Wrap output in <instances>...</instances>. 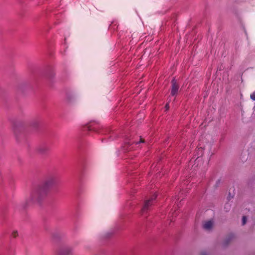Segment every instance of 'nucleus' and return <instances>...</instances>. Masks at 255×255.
Wrapping results in <instances>:
<instances>
[{
	"mask_svg": "<svg viewBox=\"0 0 255 255\" xmlns=\"http://www.w3.org/2000/svg\"><path fill=\"white\" fill-rule=\"evenodd\" d=\"M172 87L171 94L172 96H175L178 93L179 86L177 85L176 81L173 79L172 81Z\"/></svg>",
	"mask_w": 255,
	"mask_h": 255,
	"instance_id": "obj_4",
	"label": "nucleus"
},
{
	"mask_svg": "<svg viewBox=\"0 0 255 255\" xmlns=\"http://www.w3.org/2000/svg\"><path fill=\"white\" fill-rule=\"evenodd\" d=\"M54 183L53 179H48L42 185L31 190L29 195L25 199L24 206L28 207L39 204L46 195L48 189Z\"/></svg>",
	"mask_w": 255,
	"mask_h": 255,
	"instance_id": "obj_1",
	"label": "nucleus"
},
{
	"mask_svg": "<svg viewBox=\"0 0 255 255\" xmlns=\"http://www.w3.org/2000/svg\"><path fill=\"white\" fill-rule=\"evenodd\" d=\"M132 148V147H131L129 149V150H131Z\"/></svg>",
	"mask_w": 255,
	"mask_h": 255,
	"instance_id": "obj_14",
	"label": "nucleus"
},
{
	"mask_svg": "<svg viewBox=\"0 0 255 255\" xmlns=\"http://www.w3.org/2000/svg\"><path fill=\"white\" fill-rule=\"evenodd\" d=\"M156 197V195H154V197L152 198L151 199L148 200L145 202L143 207H142L141 210V212L142 213L146 212L148 210L149 207L152 205V201H153V199H155Z\"/></svg>",
	"mask_w": 255,
	"mask_h": 255,
	"instance_id": "obj_2",
	"label": "nucleus"
},
{
	"mask_svg": "<svg viewBox=\"0 0 255 255\" xmlns=\"http://www.w3.org/2000/svg\"><path fill=\"white\" fill-rule=\"evenodd\" d=\"M18 234L16 230H13L11 232V236L13 238H16L18 236Z\"/></svg>",
	"mask_w": 255,
	"mask_h": 255,
	"instance_id": "obj_7",
	"label": "nucleus"
},
{
	"mask_svg": "<svg viewBox=\"0 0 255 255\" xmlns=\"http://www.w3.org/2000/svg\"><path fill=\"white\" fill-rule=\"evenodd\" d=\"M213 226V222L211 220L206 222L204 225L203 227L206 230H210Z\"/></svg>",
	"mask_w": 255,
	"mask_h": 255,
	"instance_id": "obj_5",
	"label": "nucleus"
},
{
	"mask_svg": "<svg viewBox=\"0 0 255 255\" xmlns=\"http://www.w3.org/2000/svg\"><path fill=\"white\" fill-rule=\"evenodd\" d=\"M61 255H63V253H61Z\"/></svg>",
	"mask_w": 255,
	"mask_h": 255,
	"instance_id": "obj_15",
	"label": "nucleus"
},
{
	"mask_svg": "<svg viewBox=\"0 0 255 255\" xmlns=\"http://www.w3.org/2000/svg\"><path fill=\"white\" fill-rule=\"evenodd\" d=\"M169 108V104L168 103H167L166 104V106H165V109H166V110H168Z\"/></svg>",
	"mask_w": 255,
	"mask_h": 255,
	"instance_id": "obj_11",
	"label": "nucleus"
},
{
	"mask_svg": "<svg viewBox=\"0 0 255 255\" xmlns=\"http://www.w3.org/2000/svg\"><path fill=\"white\" fill-rule=\"evenodd\" d=\"M36 150L39 153L44 154L48 152L49 147L46 144H41L37 147Z\"/></svg>",
	"mask_w": 255,
	"mask_h": 255,
	"instance_id": "obj_3",
	"label": "nucleus"
},
{
	"mask_svg": "<svg viewBox=\"0 0 255 255\" xmlns=\"http://www.w3.org/2000/svg\"><path fill=\"white\" fill-rule=\"evenodd\" d=\"M63 252H65V254H68L70 252V250L68 249H65L63 251Z\"/></svg>",
	"mask_w": 255,
	"mask_h": 255,
	"instance_id": "obj_10",
	"label": "nucleus"
},
{
	"mask_svg": "<svg viewBox=\"0 0 255 255\" xmlns=\"http://www.w3.org/2000/svg\"><path fill=\"white\" fill-rule=\"evenodd\" d=\"M200 156H198L197 157V158H196V159L195 161L197 162L199 161H200Z\"/></svg>",
	"mask_w": 255,
	"mask_h": 255,
	"instance_id": "obj_12",
	"label": "nucleus"
},
{
	"mask_svg": "<svg viewBox=\"0 0 255 255\" xmlns=\"http://www.w3.org/2000/svg\"><path fill=\"white\" fill-rule=\"evenodd\" d=\"M143 142H144V141L141 138H140L139 141H137V142H135V141H133V140H130L129 141H126V144L128 145H130V144L133 143H135L136 144H138L139 143Z\"/></svg>",
	"mask_w": 255,
	"mask_h": 255,
	"instance_id": "obj_6",
	"label": "nucleus"
},
{
	"mask_svg": "<svg viewBox=\"0 0 255 255\" xmlns=\"http://www.w3.org/2000/svg\"><path fill=\"white\" fill-rule=\"evenodd\" d=\"M198 150H199V151H201V152L202 151V149L201 148H198Z\"/></svg>",
	"mask_w": 255,
	"mask_h": 255,
	"instance_id": "obj_13",
	"label": "nucleus"
},
{
	"mask_svg": "<svg viewBox=\"0 0 255 255\" xmlns=\"http://www.w3.org/2000/svg\"><path fill=\"white\" fill-rule=\"evenodd\" d=\"M247 222V218L246 216H244L242 219V224L244 225Z\"/></svg>",
	"mask_w": 255,
	"mask_h": 255,
	"instance_id": "obj_8",
	"label": "nucleus"
},
{
	"mask_svg": "<svg viewBox=\"0 0 255 255\" xmlns=\"http://www.w3.org/2000/svg\"><path fill=\"white\" fill-rule=\"evenodd\" d=\"M251 98L254 100L255 101V91L251 95Z\"/></svg>",
	"mask_w": 255,
	"mask_h": 255,
	"instance_id": "obj_9",
	"label": "nucleus"
}]
</instances>
